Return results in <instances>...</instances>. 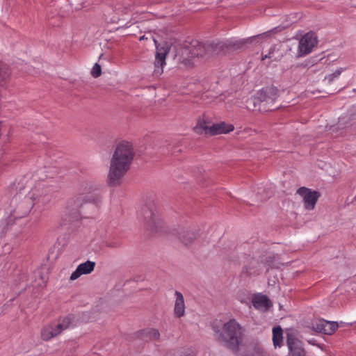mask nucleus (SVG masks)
I'll return each instance as SVG.
<instances>
[{
    "mask_svg": "<svg viewBox=\"0 0 356 356\" xmlns=\"http://www.w3.org/2000/svg\"><path fill=\"white\" fill-rule=\"evenodd\" d=\"M53 189L43 182H38L28 194L19 192L11 200L10 215L15 218L26 216L31 209L41 211L51 201Z\"/></svg>",
    "mask_w": 356,
    "mask_h": 356,
    "instance_id": "f257e3e1",
    "label": "nucleus"
},
{
    "mask_svg": "<svg viewBox=\"0 0 356 356\" xmlns=\"http://www.w3.org/2000/svg\"><path fill=\"white\" fill-rule=\"evenodd\" d=\"M245 44V40L236 42H193L190 46L184 47L181 51V63L186 66L192 65V59L207 60L213 56L225 53L229 49H237Z\"/></svg>",
    "mask_w": 356,
    "mask_h": 356,
    "instance_id": "f03ea898",
    "label": "nucleus"
},
{
    "mask_svg": "<svg viewBox=\"0 0 356 356\" xmlns=\"http://www.w3.org/2000/svg\"><path fill=\"white\" fill-rule=\"evenodd\" d=\"M134 152L132 144L122 141L117 145L110 160L107 184L110 186H119L130 169Z\"/></svg>",
    "mask_w": 356,
    "mask_h": 356,
    "instance_id": "7ed1b4c3",
    "label": "nucleus"
},
{
    "mask_svg": "<svg viewBox=\"0 0 356 356\" xmlns=\"http://www.w3.org/2000/svg\"><path fill=\"white\" fill-rule=\"evenodd\" d=\"M214 332L218 342L234 353H239L245 330L236 319H229L220 329H214Z\"/></svg>",
    "mask_w": 356,
    "mask_h": 356,
    "instance_id": "20e7f679",
    "label": "nucleus"
},
{
    "mask_svg": "<svg viewBox=\"0 0 356 356\" xmlns=\"http://www.w3.org/2000/svg\"><path fill=\"white\" fill-rule=\"evenodd\" d=\"M101 202V198L97 195L91 193L79 194L67 200L64 213L70 220H75L79 218L85 206L90 204L97 209Z\"/></svg>",
    "mask_w": 356,
    "mask_h": 356,
    "instance_id": "39448f33",
    "label": "nucleus"
},
{
    "mask_svg": "<svg viewBox=\"0 0 356 356\" xmlns=\"http://www.w3.org/2000/svg\"><path fill=\"white\" fill-rule=\"evenodd\" d=\"M275 99V90L273 88H266L260 90L257 97L250 98L248 103L252 104L253 106L248 105L247 107L252 111H267L273 110L274 108H266V104H273Z\"/></svg>",
    "mask_w": 356,
    "mask_h": 356,
    "instance_id": "423d86ee",
    "label": "nucleus"
},
{
    "mask_svg": "<svg viewBox=\"0 0 356 356\" xmlns=\"http://www.w3.org/2000/svg\"><path fill=\"white\" fill-rule=\"evenodd\" d=\"M140 215L148 228L151 229H156L159 218L154 204L144 206L141 209Z\"/></svg>",
    "mask_w": 356,
    "mask_h": 356,
    "instance_id": "0eeeda50",
    "label": "nucleus"
},
{
    "mask_svg": "<svg viewBox=\"0 0 356 356\" xmlns=\"http://www.w3.org/2000/svg\"><path fill=\"white\" fill-rule=\"evenodd\" d=\"M318 40L316 34L309 32L300 40L298 44V56H303L309 54L317 44Z\"/></svg>",
    "mask_w": 356,
    "mask_h": 356,
    "instance_id": "6e6552de",
    "label": "nucleus"
},
{
    "mask_svg": "<svg viewBox=\"0 0 356 356\" xmlns=\"http://www.w3.org/2000/svg\"><path fill=\"white\" fill-rule=\"evenodd\" d=\"M297 194L303 199L305 208L307 210H313L318 199L321 196L320 193L312 191L306 187H301L298 189Z\"/></svg>",
    "mask_w": 356,
    "mask_h": 356,
    "instance_id": "1a4fd4ad",
    "label": "nucleus"
},
{
    "mask_svg": "<svg viewBox=\"0 0 356 356\" xmlns=\"http://www.w3.org/2000/svg\"><path fill=\"white\" fill-rule=\"evenodd\" d=\"M286 345L289 349V356H305L306 352L301 341L292 335H288Z\"/></svg>",
    "mask_w": 356,
    "mask_h": 356,
    "instance_id": "9d476101",
    "label": "nucleus"
},
{
    "mask_svg": "<svg viewBox=\"0 0 356 356\" xmlns=\"http://www.w3.org/2000/svg\"><path fill=\"white\" fill-rule=\"evenodd\" d=\"M156 49L154 75L155 76H159L163 72V67L165 65V58L168 54V50L164 47L159 48L158 47H156Z\"/></svg>",
    "mask_w": 356,
    "mask_h": 356,
    "instance_id": "9b49d317",
    "label": "nucleus"
},
{
    "mask_svg": "<svg viewBox=\"0 0 356 356\" xmlns=\"http://www.w3.org/2000/svg\"><path fill=\"white\" fill-rule=\"evenodd\" d=\"M95 266V262L87 261L79 264L76 269L72 273L70 276L71 280H75L82 275H86L93 271Z\"/></svg>",
    "mask_w": 356,
    "mask_h": 356,
    "instance_id": "f8f14e48",
    "label": "nucleus"
},
{
    "mask_svg": "<svg viewBox=\"0 0 356 356\" xmlns=\"http://www.w3.org/2000/svg\"><path fill=\"white\" fill-rule=\"evenodd\" d=\"M234 129L232 124H227L225 122L211 124L209 130V136L225 134L229 133Z\"/></svg>",
    "mask_w": 356,
    "mask_h": 356,
    "instance_id": "ddd939ff",
    "label": "nucleus"
},
{
    "mask_svg": "<svg viewBox=\"0 0 356 356\" xmlns=\"http://www.w3.org/2000/svg\"><path fill=\"white\" fill-rule=\"evenodd\" d=\"M252 305L257 309L261 311H266L272 306V303L269 298L262 294H256L253 296L252 300Z\"/></svg>",
    "mask_w": 356,
    "mask_h": 356,
    "instance_id": "4468645a",
    "label": "nucleus"
},
{
    "mask_svg": "<svg viewBox=\"0 0 356 356\" xmlns=\"http://www.w3.org/2000/svg\"><path fill=\"white\" fill-rule=\"evenodd\" d=\"M176 300L174 307L175 315L180 318L185 314V304L184 296L179 291H176L175 293Z\"/></svg>",
    "mask_w": 356,
    "mask_h": 356,
    "instance_id": "2eb2a0df",
    "label": "nucleus"
},
{
    "mask_svg": "<svg viewBox=\"0 0 356 356\" xmlns=\"http://www.w3.org/2000/svg\"><path fill=\"white\" fill-rule=\"evenodd\" d=\"M211 123L204 115L197 120V124L193 128L194 131L197 134L209 135V129Z\"/></svg>",
    "mask_w": 356,
    "mask_h": 356,
    "instance_id": "dca6fc26",
    "label": "nucleus"
},
{
    "mask_svg": "<svg viewBox=\"0 0 356 356\" xmlns=\"http://www.w3.org/2000/svg\"><path fill=\"white\" fill-rule=\"evenodd\" d=\"M178 234L179 238L186 245L192 243L197 238V234L188 229H181Z\"/></svg>",
    "mask_w": 356,
    "mask_h": 356,
    "instance_id": "f3484780",
    "label": "nucleus"
},
{
    "mask_svg": "<svg viewBox=\"0 0 356 356\" xmlns=\"http://www.w3.org/2000/svg\"><path fill=\"white\" fill-rule=\"evenodd\" d=\"M236 354L238 356H264V352L258 346L248 345L244 351L240 348L239 353Z\"/></svg>",
    "mask_w": 356,
    "mask_h": 356,
    "instance_id": "a211bd4d",
    "label": "nucleus"
},
{
    "mask_svg": "<svg viewBox=\"0 0 356 356\" xmlns=\"http://www.w3.org/2000/svg\"><path fill=\"white\" fill-rule=\"evenodd\" d=\"M10 70L6 64L0 63V86L5 88L10 79Z\"/></svg>",
    "mask_w": 356,
    "mask_h": 356,
    "instance_id": "6ab92c4d",
    "label": "nucleus"
},
{
    "mask_svg": "<svg viewBox=\"0 0 356 356\" xmlns=\"http://www.w3.org/2000/svg\"><path fill=\"white\" fill-rule=\"evenodd\" d=\"M60 334V330H58L56 327H54L51 325L44 327L41 330V337L44 341H49L51 338L56 337Z\"/></svg>",
    "mask_w": 356,
    "mask_h": 356,
    "instance_id": "aec40b11",
    "label": "nucleus"
},
{
    "mask_svg": "<svg viewBox=\"0 0 356 356\" xmlns=\"http://www.w3.org/2000/svg\"><path fill=\"white\" fill-rule=\"evenodd\" d=\"M142 337L149 340H158L160 337V333L157 329L147 328L143 330Z\"/></svg>",
    "mask_w": 356,
    "mask_h": 356,
    "instance_id": "412c9836",
    "label": "nucleus"
},
{
    "mask_svg": "<svg viewBox=\"0 0 356 356\" xmlns=\"http://www.w3.org/2000/svg\"><path fill=\"white\" fill-rule=\"evenodd\" d=\"M282 330L280 326L273 329V341L275 347L280 346L282 342Z\"/></svg>",
    "mask_w": 356,
    "mask_h": 356,
    "instance_id": "4be33fe9",
    "label": "nucleus"
},
{
    "mask_svg": "<svg viewBox=\"0 0 356 356\" xmlns=\"http://www.w3.org/2000/svg\"><path fill=\"white\" fill-rule=\"evenodd\" d=\"M324 323V332L325 334H333L338 328L339 325L337 322L334 321H325Z\"/></svg>",
    "mask_w": 356,
    "mask_h": 356,
    "instance_id": "5701e85b",
    "label": "nucleus"
},
{
    "mask_svg": "<svg viewBox=\"0 0 356 356\" xmlns=\"http://www.w3.org/2000/svg\"><path fill=\"white\" fill-rule=\"evenodd\" d=\"M72 322V317L70 316L65 317L62 321L58 323L56 327V328L60 330V334L62 331L67 329Z\"/></svg>",
    "mask_w": 356,
    "mask_h": 356,
    "instance_id": "b1692460",
    "label": "nucleus"
},
{
    "mask_svg": "<svg viewBox=\"0 0 356 356\" xmlns=\"http://www.w3.org/2000/svg\"><path fill=\"white\" fill-rule=\"evenodd\" d=\"M342 69L336 70L332 74H330L325 77V84H330L333 82L334 79L337 78L341 73Z\"/></svg>",
    "mask_w": 356,
    "mask_h": 356,
    "instance_id": "393cba45",
    "label": "nucleus"
},
{
    "mask_svg": "<svg viewBox=\"0 0 356 356\" xmlns=\"http://www.w3.org/2000/svg\"><path fill=\"white\" fill-rule=\"evenodd\" d=\"M41 172H43L45 175V178H53L56 175L58 174V170L57 168H49V169H46V170H41Z\"/></svg>",
    "mask_w": 356,
    "mask_h": 356,
    "instance_id": "a878e982",
    "label": "nucleus"
},
{
    "mask_svg": "<svg viewBox=\"0 0 356 356\" xmlns=\"http://www.w3.org/2000/svg\"><path fill=\"white\" fill-rule=\"evenodd\" d=\"M102 74L101 66L98 63H95L91 70V75L94 78H97Z\"/></svg>",
    "mask_w": 356,
    "mask_h": 356,
    "instance_id": "bb28decb",
    "label": "nucleus"
},
{
    "mask_svg": "<svg viewBox=\"0 0 356 356\" xmlns=\"http://www.w3.org/2000/svg\"><path fill=\"white\" fill-rule=\"evenodd\" d=\"M325 323V321H319L314 323L312 325L313 330L317 332L323 333L324 332V328H323L324 323Z\"/></svg>",
    "mask_w": 356,
    "mask_h": 356,
    "instance_id": "cd10ccee",
    "label": "nucleus"
},
{
    "mask_svg": "<svg viewBox=\"0 0 356 356\" xmlns=\"http://www.w3.org/2000/svg\"><path fill=\"white\" fill-rule=\"evenodd\" d=\"M270 54H271V51H270L268 54H266L264 56H263L262 57V60H264V59H266L267 58H270Z\"/></svg>",
    "mask_w": 356,
    "mask_h": 356,
    "instance_id": "c85d7f7f",
    "label": "nucleus"
},
{
    "mask_svg": "<svg viewBox=\"0 0 356 356\" xmlns=\"http://www.w3.org/2000/svg\"><path fill=\"white\" fill-rule=\"evenodd\" d=\"M145 39H146V40L148 39V38L146 37L145 35H143V36H141L140 38V40H145Z\"/></svg>",
    "mask_w": 356,
    "mask_h": 356,
    "instance_id": "c756f323",
    "label": "nucleus"
},
{
    "mask_svg": "<svg viewBox=\"0 0 356 356\" xmlns=\"http://www.w3.org/2000/svg\"><path fill=\"white\" fill-rule=\"evenodd\" d=\"M337 90V88L334 89V90H330L328 92H327V93H333L334 92H335Z\"/></svg>",
    "mask_w": 356,
    "mask_h": 356,
    "instance_id": "7c9ffc66",
    "label": "nucleus"
},
{
    "mask_svg": "<svg viewBox=\"0 0 356 356\" xmlns=\"http://www.w3.org/2000/svg\"><path fill=\"white\" fill-rule=\"evenodd\" d=\"M2 88H2L1 86H0V98H1V96H2V93H1V89H2Z\"/></svg>",
    "mask_w": 356,
    "mask_h": 356,
    "instance_id": "2f4dec72",
    "label": "nucleus"
}]
</instances>
